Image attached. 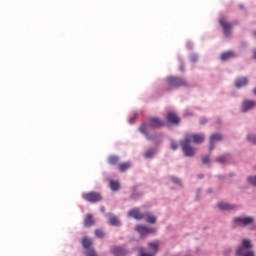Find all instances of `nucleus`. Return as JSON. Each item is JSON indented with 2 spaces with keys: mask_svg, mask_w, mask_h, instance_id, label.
I'll use <instances>...</instances> for the list:
<instances>
[{
  "mask_svg": "<svg viewBox=\"0 0 256 256\" xmlns=\"http://www.w3.org/2000/svg\"><path fill=\"white\" fill-rule=\"evenodd\" d=\"M136 231H138L141 237H145V235H149V233H155V229L147 228L145 226H137Z\"/></svg>",
  "mask_w": 256,
  "mask_h": 256,
  "instance_id": "13",
  "label": "nucleus"
},
{
  "mask_svg": "<svg viewBox=\"0 0 256 256\" xmlns=\"http://www.w3.org/2000/svg\"><path fill=\"white\" fill-rule=\"evenodd\" d=\"M223 140V136L221 134H213L210 137V151H213V149H215V143H217V141H222Z\"/></svg>",
  "mask_w": 256,
  "mask_h": 256,
  "instance_id": "15",
  "label": "nucleus"
},
{
  "mask_svg": "<svg viewBox=\"0 0 256 256\" xmlns=\"http://www.w3.org/2000/svg\"><path fill=\"white\" fill-rule=\"evenodd\" d=\"M110 188L112 191H119L121 184H119V181L110 180Z\"/></svg>",
  "mask_w": 256,
  "mask_h": 256,
  "instance_id": "24",
  "label": "nucleus"
},
{
  "mask_svg": "<svg viewBox=\"0 0 256 256\" xmlns=\"http://www.w3.org/2000/svg\"><path fill=\"white\" fill-rule=\"evenodd\" d=\"M94 233L95 236L98 237V239H103V237H105V232L103 231V229H96Z\"/></svg>",
  "mask_w": 256,
  "mask_h": 256,
  "instance_id": "26",
  "label": "nucleus"
},
{
  "mask_svg": "<svg viewBox=\"0 0 256 256\" xmlns=\"http://www.w3.org/2000/svg\"><path fill=\"white\" fill-rule=\"evenodd\" d=\"M248 183H250V185H253L254 187H256V176H249L247 178Z\"/></svg>",
  "mask_w": 256,
  "mask_h": 256,
  "instance_id": "31",
  "label": "nucleus"
},
{
  "mask_svg": "<svg viewBox=\"0 0 256 256\" xmlns=\"http://www.w3.org/2000/svg\"><path fill=\"white\" fill-rule=\"evenodd\" d=\"M253 93H254V95H256V88H254Z\"/></svg>",
  "mask_w": 256,
  "mask_h": 256,
  "instance_id": "40",
  "label": "nucleus"
},
{
  "mask_svg": "<svg viewBox=\"0 0 256 256\" xmlns=\"http://www.w3.org/2000/svg\"><path fill=\"white\" fill-rule=\"evenodd\" d=\"M251 247H252L251 241L248 239H244L242 241V246H240L237 249L236 255L237 256H255V252L251 250H247V249H251Z\"/></svg>",
  "mask_w": 256,
  "mask_h": 256,
  "instance_id": "2",
  "label": "nucleus"
},
{
  "mask_svg": "<svg viewBox=\"0 0 256 256\" xmlns=\"http://www.w3.org/2000/svg\"><path fill=\"white\" fill-rule=\"evenodd\" d=\"M253 57H254V59H256V50L254 51V56Z\"/></svg>",
  "mask_w": 256,
  "mask_h": 256,
  "instance_id": "39",
  "label": "nucleus"
},
{
  "mask_svg": "<svg viewBox=\"0 0 256 256\" xmlns=\"http://www.w3.org/2000/svg\"><path fill=\"white\" fill-rule=\"evenodd\" d=\"M110 225H113L115 227L119 226L120 222H119V219H117V217L115 216H112L110 217Z\"/></svg>",
  "mask_w": 256,
  "mask_h": 256,
  "instance_id": "28",
  "label": "nucleus"
},
{
  "mask_svg": "<svg viewBox=\"0 0 256 256\" xmlns=\"http://www.w3.org/2000/svg\"><path fill=\"white\" fill-rule=\"evenodd\" d=\"M148 130H149V126H147V124H145V123L141 124L139 127L140 133L145 135V137H146V139H148V141H155V136L149 135Z\"/></svg>",
  "mask_w": 256,
  "mask_h": 256,
  "instance_id": "10",
  "label": "nucleus"
},
{
  "mask_svg": "<svg viewBox=\"0 0 256 256\" xmlns=\"http://www.w3.org/2000/svg\"><path fill=\"white\" fill-rule=\"evenodd\" d=\"M210 162H211V158L209 156H206V157L202 158V163L204 165H208V163H210Z\"/></svg>",
  "mask_w": 256,
  "mask_h": 256,
  "instance_id": "33",
  "label": "nucleus"
},
{
  "mask_svg": "<svg viewBox=\"0 0 256 256\" xmlns=\"http://www.w3.org/2000/svg\"><path fill=\"white\" fill-rule=\"evenodd\" d=\"M185 86H187V80H185V78L177 76H168L166 78V91H171V89Z\"/></svg>",
  "mask_w": 256,
  "mask_h": 256,
  "instance_id": "1",
  "label": "nucleus"
},
{
  "mask_svg": "<svg viewBox=\"0 0 256 256\" xmlns=\"http://www.w3.org/2000/svg\"><path fill=\"white\" fill-rule=\"evenodd\" d=\"M247 140L250 142V143H253V145H256V135L255 134H249L247 136Z\"/></svg>",
  "mask_w": 256,
  "mask_h": 256,
  "instance_id": "30",
  "label": "nucleus"
},
{
  "mask_svg": "<svg viewBox=\"0 0 256 256\" xmlns=\"http://www.w3.org/2000/svg\"><path fill=\"white\" fill-rule=\"evenodd\" d=\"M190 143H195L196 145H199L205 141V135L204 134H188L184 138Z\"/></svg>",
  "mask_w": 256,
  "mask_h": 256,
  "instance_id": "6",
  "label": "nucleus"
},
{
  "mask_svg": "<svg viewBox=\"0 0 256 256\" xmlns=\"http://www.w3.org/2000/svg\"><path fill=\"white\" fill-rule=\"evenodd\" d=\"M253 221H254L253 217H238L234 219V223H238V225H241L243 227L247 225H251Z\"/></svg>",
  "mask_w": 256,
  "mask_h": 256,
  "instance_id": "9",
  "label": "nucleus"
},
{
  "mask_svg": "<svg viewBox=\"0 0 256 256\" xmlns=\"http://www.w3.org/2000/svg\"><path fill=\"white\" fill-rule=\"evenodd\" d=\"M180 145L182 147V151L185 157H195V148L191 146V142L189 140H186V138H184L180 142Z\"/></svg>",
  "mask_w": 256,
  "mask_h": 256,
  "instance_id": "4",
  "label": "nucleus"
},
{
  "mask_svg": "<svg viewBox=\"0 0 256 256\" xmlns=\"http://www.w3.org/2000/svg\"><path fill=\"white\" fill-rule=\"evenodd\" d=\"M233 57H236L235 52L227 51L221 54L220 59L221 61H229V59H233Z\"/></svg>",
  "mask_w": 256,
  "mask_h": 256,
  "instance_id": "20",
  "label": "nucleus"
},
{
  "mask_svg": "<svg viewBox=\"0 0 256 256\" xmlns=\"http://www.w3.org/2000/svg\"><path fill=\"white\" fill-rule=\"evenodd\" d=\"M229 159V156H219L216 161L217 163H220L221 165H223L224 163H227Z\"/></svg>",
  "mask_w": 256,
  "mask_h": 256,
  "instance_id": "27",
  "label": "nucleus"
},
{
  "mask_svg": "<svg viewBox=\"0 0 256 256\" xmlns=\"http://www.w3.org/2000/svg\"><path fill=\"white\" fill-rule=\"evenodd\" d=\"M179 146L177 145V143H175L174 141L171 142V149H173V151H177V148Z\"/></svg>",
  "mask_w": 256,
  "mask_h": 256,
  "instance_id": "34",
  "label": "nucleus"
},
{
  "mask_svg": "<svg viewBox=\"0 0 256 256\" xmlns=\"http://www.w3.org/2000/svg\"><path fill=\"white\" fill-rule=\"evenodd\" d=\"M110 253H112L114 256H126L127 250H125L123 247L113 246L110 248Z\"/></svg>",
  "mask_w": 256,
  "mask_h": 256,
  "instance_id": "11",
  "label": "nucleus"
},
{
  "mask_svg": "<svg viewBox=\"0 0 256 256\" xmlns=\"http://www.w3.org/2000/svg\"><path fill=\"white\" fill-rule=\"evenodd\" d=\"M218 208L221 209V211H233L237 209V206L233 204H229L227 202H220L218 204Z\"/></svg>",
  "mask_w": 256,
  "mask_h": 256,
  "instance_id": "14",
  "label": "nucleus"
},
{
  "mask_svg": "<svg viewBox=\"0 0 256 256\" xmlns=\"http://www.w3.org/2000/svg\"><path fill=\"white\" fill-rule=\"evenodd\" d=\"M128 216L133 217L134 219H145V214L141 213V211H139V208L132 209L128 213Z\"/></svg>",
  "mask_w": 256,
  "mask_h": 256,
  "instance_id": "16",
  "label": "nucleus"
},
{
  "mask_svg": "<svg viewBox=\"0 0 256 256\" xmlns=\"http://www.w3.org/2000/svg\"><path fill=\"white\" fill-rule=\"evenodd\" d=\"M136 119H137V114H135L132 118H130V123H135Z\"/></svg>",
  "mask_w": 256,
  "mask_h": 256,
  "instance_id": "35",
  "label": "nucleus"
},
{
  "mask_svg": "<svg viewBox=\"0 0 256 256\" xmlns=\"http://www.w3.org/2000/svg\"><path fill=\"white\" fill-rule=\"evenodd\" d=\"M165 125V122L158 117H152L149 119V127L152 129H161Z\"/></svg>",
  "mask_w": 256,
  "mask_h": 256,
  "instance_id": "8",
  "label": "nucleus"
},
{
  "mask_svg": "<svg viewBox=\"0 0 256 256\" xmlns=\"http://www.w3.org/2000/svg\"><path fill=\"white\" fill-rule=\"evenodd\" d=\"M249 83V80L245 77L243 78H238L235 81V87H237V89H241V87H245V85H247Z\"/></svg>",
  "mask_w": 256,
  "mask_h": 256,
  "instance_id": "21",
  "label": "nucleus"
},
{
  "mask_svg": "<svg viewBox=\"0 0 256 256\" xmlns=\"http://www.w3.org/2000/svg\"><path fill=\"white\" fill-rule=\"evenodd\" d=\"M86 256H97V252L95 249L91 248L90 250H87Z\"/></svg>",
  "mask_w": 256,
  "mask_h": 256,
  "instance_id": "32",
  "label": "nucleus"
},
{
  "mask_svg": "<svg viewBox=\"0 0 256 256\" xmlns=\"http://www.w3.org/2000/svg\"><path fill=\"white\" fill-rule=\"evenodd\" d=\"M166 119L168 123H172V125H179V123L181 122L179 116H177V114L173 112H169L166 116Z\"/></svg>",
  "mask_w": 256,
  "mask_h": 256,
  "instance_id": "12",
  "label": "nucleus"
},
{
  "mask_svg": "<svg viewBox=\"0 0 256 256\" xmlns=\"http://www.w3.org/2000/svg\"><path fill=\"white\" fill-rule=\"evenodd\" d=\"M184 70H185V65L181 64L180 71H184Z\"/></svg>",
  "mask_w": 256,
  "mask_h": 256,
  "instance_id": "37",
  "label": "nucleus"
},
{
  "mask_svg": "<svg viewBox=\"0 0 256 256\" xmlns=\"http://www.w3.org/2000/svg\"><path fill=\"white\" fill-rule=\"evenodd\" d=\"M253 107H255V102L246 100L242 104V111L243 113H247V111H250V109H253Z\"/></svg>",
  "mask_w": 256,
  "mask_h": 256,
  "instance_id": "18",
  "label": "nucleus"
},
{
  "mask_svg": "<svg viewBox=\"0 0 256 256\" xmlns=\"http://www.w3.org/2000/svg\"><path fill=\"white\" fill-rule=\"evenodd\" d=\"M82 247L86 249V251H89L90 249H93V240L87 236L82 238Z\"/></svg>",
  "mask_w": 256,
  "mask_h": 256,
  "instance_id": "17",
  "label": "nucleus"
},
{
  "mask_svg": "<svg viewBox=\"0 0 256 256\" xmlns=\"http://www.w3.org/2000/svg\"><path fill=\"white\" fill-rule=\"evenodd\" d=\"M93 225H95V218L93 217V214H87L84 218V226L93 227Z\"/></svg>",
  "mask_w": 256,
  "mask_h": 256,
  "instance_id": "19",
  "label": "nucleus"
},
{
  "mask_svg": "<svg viewBox=\"0 0 256 256\" xmlns=\"http://www.w3.org/2000/svg\"><path fill=\"white\" fill-rule=\"evenodd\" d=\"M219 23L223 29L224 36L231 37V29H233V26L235 25V23L227 22L225 17H220Z\"/></svg>",
  "mask_w": 256,
  "mask_h": 256,
  "instance_id": "5",
  "label": "nucleus"
},
{
  "mask_svg": "<svg viewBox=\"0 0 256 256\" xmlns=\"http://www.w3.org/2000/svg\"><path fill=\"white\" fill-rule=\"evenodd\" d=\"M108 163L109 165H119V157L115 155L109 156Z\"/></svg>",
  "mask_w": 256,
  "mask_h": 256,
  "instance_id": "25",
  "label": "nucleus"
},
{
  "mask_svg": "<svg viewBox=\"0 0 256 256\" xmlns=\"http://www.w3.org/2000/svg\"><path fill=\"white\" fill-rule=\"evenodd\" d=\"M172 181H173L174 183H179V179H177V178H172Z\"/></svg>",
  "mask_w": 256,
  "mask_h": 256,
  "instance_id": "38",
  "label": "nucleus"
},
{
  "mask_svg": "<svg viewBox=\"0 0 256 256\" xmlns=\"http://www.w3.org/2000/svg\"><path fill=\"white\" fill-rule=\"evenodd\" d=\"M149 249L153 251V253H147L143 248L139 249V256H155L157 255V251H159V244L158 243H149Z\"/></svg>",
  "mask_w": 256,
  "mask_h": 256,
  "instance_id": "7",
  "label": "nucleus"
},
{
  "mask_svg": "<svg viewBox=\"0 0 256 256\" xmlns=\"http://www.w3.org/2000/svg\"><path fill=\"white\" fill-rule=\"evenodd\" d=\"M205 123H207V119H202V120L200 121V124H201V125H205Z\"/></svg>",
  "mask_w": 256,
  "mask_h": 256,
  "instance_id": "36",
  "label": "nucleus"
},
{
  "mask_svg": "<svg viewBox=\"0 0 256 256\" xmlns=\"http://www.w3.org/2000/svg\"><path fill=\"white\" fill-rule=\"evenodd\" d=\"M82 199L88 203H99L103 200V195L99 192L91 191L82 194Z\"/></svg>",
  "mask_w": 256,
  "mask_h": 256,
  "instance_id": "3",
  "label": "nucleus"
},
{
  "mask_svg": "<svg viewBox=\"0 0 256 256\" xmlns=\"http://www.w3.org/2000/svg\"><path fill=\"white\" fill-rule=\"evenodd\" d=\"M154 155H155V151L149 149L145 152L144 157H146V159H151Z\"/></svg>",
  "mask_w": 256,
  "mask_h": 256,
  "instance_id": "29",
  "label": "nucleus"
},
{
  "mask_svg": "<svg viewBox=\"0 0 256 256\" xmlns=\"http://www.w3.org/2000/svg\"><path fill=\"white\" fill-rule=\"evenodd\" d=\"M144 219L147 221V223H151V224L157 223V218L149 212L144 214Z\"/></svg>",
  "mask_w": 256,
  "mask_h": 256,
  "instance_id": "23",
  "label": "nucleus"
},
{
  "mask_svg": "<svg viewBox=\"0 0 256 256\" xmlns=\"http://www.w3.org/2000/svg\"><path fill=\"white\" fill-rule=\"evenodd\" d=\"M118 169L121 173H125V171H129V169H131V162L120 163L118 165Z\"/></svg>",
  "mask_w": 256,
  "mask_h": 256,
  "instance_id": "22",
  "label": "nucleus"
}]
</instances>
